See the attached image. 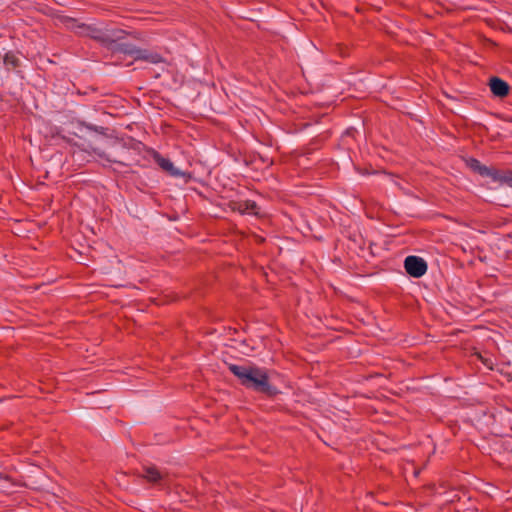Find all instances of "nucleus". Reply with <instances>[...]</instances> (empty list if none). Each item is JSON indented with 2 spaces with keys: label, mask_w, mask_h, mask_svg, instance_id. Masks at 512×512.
I'll return each instance as SVG.
<instances>
[{
  "label": "nucleus",
  "mask_w": 512,
  "mask_h": 512,
  "mask_svg": "<svg viewBox=\"0 0 512 512\" xmlns=\"http://www.w3.org/2000/svg\"><path fill=\"white\" fill-rule=\"evenodd\" d=\"M229 371L238 378L241 385L268 395H273L275 391L269 384V376L265 369L255 365H236L229 364Z\"/></svg>",
  "instance_id": "f257e3e1"
},
{
  "label": "nucleus",
  "mask_w": 512,
  "mask_h": 512,
  "mask_svg": "<svg viewBox=\"0 0 512 512\" xmlns=\"http://www.w3.org/2000/svg\"><path fill=\"white\" fill-rule=\"evenodd\" d=\"M128 35L140 39V33L137 32L130 33L119 28H109L103 23H91L89 38L97 41L106 48H112L115 43L125 39Z\"/></svg>",
  "instance_id": "f03ea898"
},
{
  "label": "nucleus",
  "mask_w": 512,
  "mask_h": 512,
  "mask_svg": "<svg viewBox=\"0 0 512 512\" xmlns=\"http://www.w3.org/2000/svg\"><path fill=\"white\" fill-rule=\"evenodd\" d=\"M404 268L411 277L420 278L426 274L428 265L422 257L410 255L404 260Z\"/></svg>",
  "instance_id": "7ed1b4c3"
},
{
  "label": "nucleus",
  "mask_w": 512,
  "mask_h": 512,
  "mask_svg": "<svg viewBox=\"0 0 512 512\" xmlns=\"http://www.w3.org/2000/svg\"><path fill=\"white\" fill-rule=\"evenodd\" d=\"M58 19L66 29L72 31L76 35L89 37L91 24L79 22L77 19L68 16H61Z\"/></svg>",
  "instance_id": "20e7f679"
},
{
  "label": "nucleus",
  "mask_w": 512,
  "mask_h": 512,
  "mask_svg": "<svg viewBox=\"0 0 512 512\" xmlns=\"http://www.w3.org/2000/svg\"><path fill=\"white\" fill-rule=\"evenodd\" d=\"M149 154L155 161V163L167 174L172 177H183L185 173L177 169L174 164L170 161V159L163 157L158 151L155 149H150Z\"/></svg>",
  "instance_id": "39448f33"
},
{
  "label": "nucleus",
  "mask_w": 512,
  "mask_h": 512,
  "mask_svg": "<svg viewBox=\"0 0 512 512\" xmlns=\"http://www.w3.org/2000/svg\"><path fill=\"white\" fill-rule=\"evenodd\" d=\"M466 163H467V166L472 171L478 173L479 175H481L483 177H488L491 180H493L497 168L485 166L476 158H469L466 161Z\"/></svg>",
  "instance_id": "423d86ee"
},
{
  "label": "nucleus",
  "mask_w": 512,
  "mask_h": 512,
  "mask_svg": "<svg viewBox=\"0 0 512 512\" xmlns=\"http://www.w3.org/2000/svg\"><path fill=\"white\" fill-rule=\"evenodd\" d=\"M232 209L240 213H248L251 215L258 214V205L253 200H240L232 203Z\"/></svg>",
  "instance_id": "0eeeda50"
},
{
  "label": "nucleus",
  "mask_w": 512,
  "mask_h": 512,
  "mask_svg": "<svg viewBox=\"0 0 512 512\" xmlns=\"http://www.w3.org/2000/svg\"><path fill=\"white\" fill-rule=\"evenodd\" d=\"M132 53L135 54L134 60H143L152 64H158L163 61L162 56L157 52L138 48L137 50H132Z\"/></svg>",
  "instance_id": "6e6552de"
},
{
  "label": "nucleus",
  "mask_w": 512,
  "mask_h": 512,
  "mask_svg": "<svg viewBox=\"0 0 512 512\" xmlns=\"http://www.w3.org/2000/svg\"><path fill=\"white\" fill-rule=\"evenodd\" d=\"M490 90L491 92L498 97H505L509 93V85L506 81L498 78L492 77L490 79Z\"/></svg>",
  "instance_id": "1a4fd4ad"
},
{
  "label": "nucleus",
  "mask_w": 512,
  "mask_h": 512,
  "mask_svg": "<svg viewBox=\"0 0 512 512\" xmlns=\"http://www.w3.org/2000/svg\"><path fill=\"white\" fill-rule=\"evenodd\" d=\"M142 477L152 484H157L163 479L162 473L155 466H144Z\"/></svg>",
  "instance_id": "9d476101"
},
{
  "label": "nucleus",
  "mask_w": 512,
  "mask_h": 512,
  "mask_svg": "<svg viewBox=\"0 0 512 512\" xmlns=\"http://www.w3.org/2000/svg\"><path fill=\"white\" fill-rule=\"evenodd\" d=\"M493 181L512 188V170L497 169Z\"/></svg>",
  "instance_id": "9b49d317"
},
{
  "label": "nucleus",
  "mask_w": 512,
  "mask_h": 512,
  "mask_svg": "<svg viewBox=\"0 0 512 512\" xmlns=\"http://www.w3.org/2000/svg\"><path fill=\"white\" fill-rule=\"evenodd\" d=\"M87 152L89 154H95L96 156H98L101 159H105L108 163H117L119 165L126 166V164L124 162H122V161H119V160H116V159H111L109 156H107L105 154V152L101 151L99 148L90 146L89 150H87Z\"/></svg>",
  "instance_id": "f8f14e48"
},
{
  "label": "nucleus",
  "mask_w": 512,
  "mask_h": 512,
  "mask_svg": "<svg viewBox=\"0 0 512 512\" xmlns=\"http://www.w3.org/2000/svg\"><path fill=\"white\" fill-rule=\"evenodd\" d=\"M4 65L8 68H17L20 65V60L14 52H7L3 58Z\"/></svg>",
  "instance_id": "ddd939ff"
},
{
  "label": "nucleus",
  "mask_w": 512,
  "mask_h": 512,
  "mask_svg": "<svg viewBox=\"0 0 512 512\" xmlns=\"http://www.w3.org/2000/svg\"><path fill=\"white\" fill-rule=\"evenodd\" d=\"M111 49H114L116 51H120V52H122L124 54L130 55L133 58H135V54L132 53V50H137L138 48L136 46L130 45V44H118V45H116V43H115L114 46Z\"/></svg>",
  "instance_id": "4468645a"
}]
</instances>
